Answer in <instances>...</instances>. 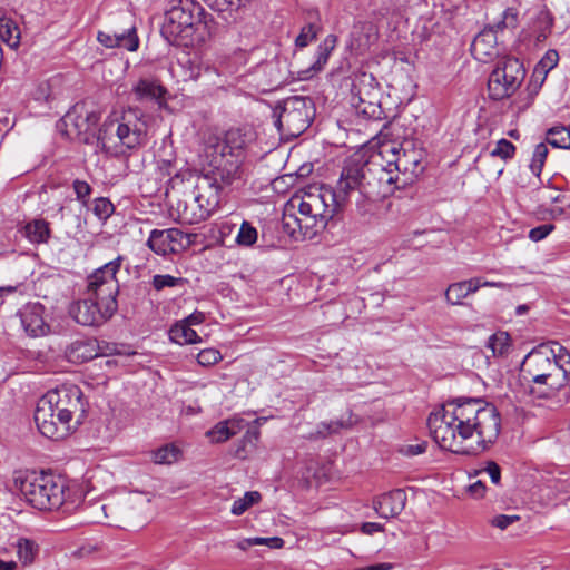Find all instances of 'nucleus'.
<instances>
[{"label": "nucleus", "mask_w": 570, "mask_h": 570, "mask_svg": "<svg viewBox=\"0 0 570 570\" xmlns=\"http://www.w3.org/2000/svg\"><path fill=\"white\" fill-rule=\"evenodd\" d=\"M520 373L530 382L529 394L537 399L553 397L570 381L569 370H561L547 344H540L524 356Z\"/></svg>", "instance_id": "obj_4"}, {"label": "nucleus", "mask_w": 570, "mask_h": 570, "mask_svg": "<svg viewBox=\"0 0 570 570\" xmlns=\"http://www.w3.org/2000/svg\"><path fill=\"white\" fill-rule=\"evenodd\" d=\"M483 286L485 287H497L503 289H511L512 285L504 282H492V281H483Z\"/></svg>", "instance_id": "obj_63"}, {"label": "nucleus", "mask_w": 570, "mask_h": 570, "mask_svg": "<svg viewBox=\"0 0 570 570\" xmlns=\"http://www.w3.org/2000/svg\"><path fill=\"white\" fill-rule=\"evenodd\" d=\"M249 139L245 132L238 128L227 130L222 139L216 138V144L212 145L215 154H227L228 157L240 158L244 161V153Z\"/></svg>", "instance_id": "obj_19"}, {"label": "nucleus", "mask_w": 570, "mask_h": 570, "mask_svg": "<svg viewBox=\"0 0 570 570\" xmlns=\"http://www.w3.org/2000/svg\"><path fill=\"white\" fill-rule=\"evenodd\" d=\"M212 37L216 30L214 17L194 0H179L165 12L160 33L175 46H187L200 27Z\"/></svg>", "instance_id": "obj_5"}, {"label": "nucleus", "mask_w": 570, "mask_h": 570, "mask_svg": "<svg viewBox=\"0 0 570 570\" xmlns=\"http://www.w3.org/2000/svg\"><path fill=\"white\" fill-rule=\"evenodd\" d=\"M520 519L519 515H505L500 514L492 519L491 524L495 528H499L501 530L507 529L512 523L517 522Z\"/></svg>", "instance_id": "obj_55"}, {"label": "nucleus", "mask_w": 570, "mask_h": 570, "mask_svg": "<svg viewBox=\"0 0 570 570\" xmlns=\"http://www.w3.org/2000/svg\"><path fill=\"white\" fill-rule=\"evenodd\" d=\"M191 244L190 235L178 228L154 229L147 240L148 247L157 255L176 254Z\"/></svg>", "instance_id": "obj_16"}, {"label": "nucleus", "mask_w": 570, "mask_h": 570, "mask_svg": "<svg viewBox=\"0 0 570 570\" xmlns=\"http://www.w3.org/2000/svg\"><path fill=\"white\" fill-rule=\"evenodd\" d=\"M124 261L125 257L118 255L116 258L96 268L87 277V295H92L98 299H105V297L117 299L120 288L117 274Z\"/></svg>", "instance_id": "obj_14"}, {"label": "nucleus", "mask_w": 570, "mask_h": 570, "mask_svg": "<svg viewBox=\"0 0 570 570\" xmlns=\"http://www.w3.org/2000/svg\"><path fill=\"white\" fill-rule=\"evenodd\" d=\"M377 27L373 22H357L351 32L350 47L357 53H364L377 40Z\"/></svg>", "instance_id": "obj_23"}, {"label": "nucleus", "mask_w": 570, "mask_h": 570, "mask_svg": "<svg viewBox=\"0 0 570 570\" xmlns=\"http://www.w3.org/2000/svg\"><path fill=\"white\" fill-rule=\"evenodd\" d=\"M321 26L316 22H308L302 29L299 35L296 37L295 45L299 48L306 47L309 42L316 39Z\"/></svg>", "instance_id": "obj_43"}, {"label": "nucleus", "mask_w": 570, "mask_h": 570, "mask_svg": "<svg viewBox=\"0 0 570 570\" xmlns=\"http://www.w3.org/2000/svg\"><path fill=\"white\" fill-rule=\"evenodd\" d=\"M242 429V421L225 420L218 422L213 429L207 431L206 435L214 443H222L237 434Z\"/></svg>", "instance_id": "obj_27"}, {"label": "nucleus", "mask_w": 570, "mask_h": 570, "mask_svg": "<svg viewBox=\"0 0 570 570\" xmlns=\"http://www.w3.org/2000/svg\"><path fill=\"white\" fill-rule=\"evenodd\" d=\"M426 442H422L415 445H407L406 449L404 450V453L406 455H417L424 453L426 451Z\"/></svg>", "instance_id": "obj_62"}, {"label": "nucleus", "mask_w": 570, "mask_h": 570, "mask_svg": "<svg viewBox=\"0 0 570 570\" xmlns=\"http://www.w3.org/2000/svg\"><path fill=\"white\" fill-rule=\"evenodd\" d=\"M262 499V495L257 491H248L244 494L243 498H239L234 501L232 505V514L242 515L245 511H247L252 505L258 503Z\"/></svg>", "instance_id": "obj_37"}, {"label": "nucleus", "mask_w": 570, "mask_h": 570, "mask_svg": "<svg viewBox=\"0 0 570 570\" xmlns=\"http://www.w3.org/2000/svg\"><path fill=\"white\" fill-rule=\"evenodd\" d=\"M120 22H126L127 27L119 28L111 26L97 33V40L106 48H121L128 51H137L139 48V37L131 16L122 13L118 17Z\"/></svg>", "instance_id": "obj_15"}, {"label": "nucleus", "mask_w": 570, "mask_h": 570, "mask_svg": "<svg viewBox=\"0 0 570 570\" xmlns=\"http://www.w3.org/2000/svg\"><path fill=\"white\" fill-rule=\"evenodd\" d=\"M547 345L550 346V350H553L554 361L558 363L561 370H569L570 376V353L568 350L557 342H552Z\"/></svg>", "instance_id": "obj_49"}, {"label": "nucleus", "mask_w": 570, "mask_h": 570, "mask_svg": "<svg viewBox=\"0 0 570 570\" xmlns=\"http://www.w3.org/2000/svg\"><path fill=\"white\" fill-rule=\"evenodd\" d=\"M358 169L350 159L345 161L336 187H320L305 191L299 198L298 216L295 222L304 238L313 239L322 233L334 215L342 210L350 200V189L356 184Z\"/></svg>", "instance_id": "obj_3"}, {"label": "nucleus", "mask_w": 570, "mask_h": 570, "mask_svg": "<svg viewBox=\"0 0 570 570\" xmlns=\"http://www.w3.org/2000/svg\"><path fill=\"white\" fill-rule=\"evenodd\" d=\"M381 91L372 73L363 72L352 85V105L366 119L381 120L385 112L381 107Z\"/></svg>", "instance_id": "obj_12"}, {"label": "nucleus", "mask_w": 570, "mask_h": 570, "mask_svg": "<svg viewBox=\"0 0 570 570\" xmlns=\"http://www.w3.org/2000/svg\"><path fill=\"white\" fill-rule=\"evenodd\" d=\"M147 130L145 114L138 108H129L122 112L120 121L104 122L98 132V140L104 147H110V136L115 132L122 146L136 149L147 142Z\"/></svg>", "instance_id": "obj_8"}, {"label": "nucleus", "mask_w": 570, "mask_h": 570, "mask_svg": "<svg viewBox=\"0 0 570 570\" xmlns=\"http://www.w3.org/2000/svg\"><path fill=\"white\" fill-rule=\"evenodd\" d=\"M485 346L493 357H507L512 350V338L508 332L498 331L490 335Z\"/></svg>", "instance_id": "obj_28"}, {"label": "nucleus", "mask_w": 570, "mask_h": 570, "mask_svg": "<svg viewBox=\"0 0 570 570\" xmlns=\"http://www.w3.org/2000/svg\"><path fill=\"white\" fill-rule=\"evenodd\" d=\"M554 18L552 13L547 9L542 8L537 13L533 21V33L538 42H543L551 33Z\"/></svg>", "instance_id": "obj_30"}, {"label": "nucleus", "mask_w": 570, "mask_h": 570, "mask_svg": "<svg viewBox=\"0 0 570 570\" xmlns=\"http://www.w3.org/2000/svg\"><path fill=\"white\" fill-rule=\"evenodd\" d=\"M363 183H365V179H363V177H361V175H357L356 184L352 185V187L350 189V197L353 194L357 193L356 208H357V213L361 216H365V215L372 213L373 203L382 199V198H368L367 195L364 193Z\"/></svg>", "instance_id": "obj_32"}, {"label": "nucleus", "mask_w": 570, "mask_h": 570, "mask_svg": "<svg viewBox=\"0 0 570 570\" xmlns=\"http://www.w3.org/2000/svg\"><path fill=\"white\" fill-rule=\"evenodd\" d=\"M515 151V146L508 139L502 138L497 141L495 147L490 153V156L508 161L514 157Z\"/></svg>", "instance_id": "obj_42"}, {"label": "nucleus", "mask_w": 570, "mask_h": 570, "mask_svg": "<svg viewBox=\"0 0 570 570\" xmlns=\"http://www.w3.org/2000/svg\"><path fill=\"white\" fill-rule=\"evenodd\" d=\"M469 492L474 498H482L485 492V485L482 481L478 480L469 487Z\"/></svg>", "instance_id": "obj_60"}, {"label": "nucleus", "mask_w": 570, "mask_h": 570, "mask_svg": "<svg viewBox=\"0 0 570 570\" xmlns=\"http://www.w3.org/2000/svg\"><path fill=\"white\" fill-rule=\"evenodd\" d=\"M169 338L179 345L195 344L200 342V337L187 323L177 322L169 330Z\"/></svg>", "instance_id": "obj_31"}, {"label": "nucleus", "mask_w": 570, "mask_h": 570, "mask_svg": "<svg viewBox=\"0 0 570 570\" xmlns=\"http://www.w3.org/2000/svg\"><path fill=\"white\" fill-rule=\"evenodd\" d=\"M45 307L40 303L27 304L20 312V321L26 333L31 337L43 336L50 326L43 318Z\"/></svg>", "instance_id": "obj_20"}, {"label": "nucleus", "mask_w": 570, "mask_h": 570, "mask_svg": "<svg viewBox=\"0 0 570 570\" xmlns=\"http://www.w3.org/2000/svg\"><path fill=\"white\" fill-rule=\"evenodd\" d=\"M0 39L11 48L20 43V29L17 22L8 17L0 18Z\"/></svg>", "instance_id": "obj_34"}, {"label": "nucleus", "mask_w": 570, "mask_h": 570, "mask_svg": "<svg viewBox=\"0 0 570 570\" xmlns=\"http://www.w3.org/2000/svg\"><path fill=\"white\" fill-rule=\"evenodd\" d=\"M440 14L441 19H443L448 23H452L454 18L458 16L461 6L454 3L451 0H440Z\"/></svg>", "instance_id": "obj_50"}, {"label": "nucleus", "mask_w": 570, "mask_h": 570, "mask_svg": "<svg viewBox=\"0 0 570 570\" xmlns=\"http://www.w3.org/2000/svg\"><path fill=\"white\" fill-rule=\"evenodd\" d=\"M337 43V37L335 35H328L318 45L315 53V61L303 71V79L312 78L317 72L322 71L328 61V58Z\"/></svg>", "instance_id": "obj_24"}, {"label": "nucleus", "mask_w": 570, "mask_h": 570, "mask_svg": "<svg viewBox=\"0 0 570 570\" xmlns=\"http://www.w3.org/2000/svg\"><path fill=\"white\" fill-rule=\"evenodd\" d=\"M17 553L19 560L23 564H29L35 560L38 553V546L32 540L24 538L19 539L17 543Z\"/></svg>", "instance_id": "obj_39"}, {"label": "nucleus", "mask_w": 570, "mask_h": 570, "mask_svg": "<svg viewBox=\"0 0 570 570\" xmlns=\"http://www.w3.org/2000/svg\"><path fill=\"white\" fill-rule=\"evenodd\" d=\"M485 470H487L489 476L491 478V481L494 484H498L500 482V478H501L500 466L495 462L490 461V462H488Z\"/></svg>", "instance_id": "obj_58"}, {"label": "nucleus", "mask_w": 570, "mask_h": 570, "mask_svg": "<svg viewBox=\"0 0 570 570\" xmlns=\"http://www.w3.org/2000/svg\"><path fill=\"white\" fill-rule=\"evenodd\" d=\"M185 282L181 277H175L169 274H157L153 277L151 285L157 291L160 292L165 287H175L181 285Z\"/></svg>", "instance_id": "obj_48"}, {"label": "nucleus", "mask_w": 570, "mask_h": 570, "mask_svg": "<svg viewBox=\"0 0 570 570\" xmlns=\"http://www.w3.org/2000/svg\"><path fill=\"white\" fill-rule=\"evenodd\" d=\"M462 282L465 285V289H466L468 295L474 294L481 287H484L483 286V282H482V279L480 277H473V278H470V279H466V281H462Z\"/></svg>", "instance_id": "obj_57"}, {"label": "nucleus", "mask_w": 570, "mask_h": 570, "mask_svg": "<svg viewBox=\"0 0 570 570\" xmlns=\"http://www.w3.org/2000/svg\"><path fill=\"white\" fill-rule=\"evenodd\" d=\"M167 92L166 88L158 80L140 79L132 88L136 100H159Z\"/></svg>", "instance_id": "obj_26"}, {"label": "nucleus", "mask_w": 570, "mask_h": 570, "mask_svg": "<svg viewBox=\"0 0 570 570\" xmlns=\"http://www.w3.org/2000/svg\"><path fill=\"white\" fill-rule=\"evenodd\" d=\"M519 24V13L513 8H508L503 11L502 18L498 21L492 30L494 32L503 31L504 29H515Z\"/></svg>", "instance_id": "obj_45"}, {"label": "nucleus", "mask_w": 570, "mask_h": 570, "mask_svg": "<svg viewBox=\"0 0 570 570\" xmlns=\"http://www.w3.org/2000/svg\"><path fill=\"white\" fill-rule=\"evenodd\" d=\"M52 406L57 410V417L61 429L71 426L72 417L77 416L76 423L85 416L83 394L77 385H62L56 390L48 391L40 397V415L42 424L50 430L52 425L45 424L52 414Z\"/></svg>", "instance_id": "obj_7"}, {"label": "nucleus", "mask_w": 570, "mask_h": 570, "mask_svg": "<svg viewBox=\"0 0 570 570\" xmlns=\"http://www.w3.org/2000/svg\"><path fill=\"white\" fill-rule=\"evenodd\" d=\"M205 321V314L203 312L195 311L189 316L184 318L181 322L187 323L189 326L202 324Z\"/></svg>", "instance_id": "obj_61"}, {"label": "nucleus", "mask_w": 570, "mask_h": 570, "mask_svg": "<svg viewBox=\"0 0 570 570\" xmlns=\"http://www.w3.org/2000/svg\"><path fill=\"white\" fill-rule=\"evenodd\" d=\"M548 144L556 148L570 149V130L564 126H556L547 131Z\"/></svg>", "instance_id": "obj_35"}, {"label": "nucleus", "mask_w": 570, "mask_h": 570, "mask_svg": "<svg viewBox=\"0 0 570 570\" xmlns=\"http://www.w3.org/2000/svg\"><path fill=\"white\" fill-rule=\"evenodd\" d=\"M445 301L450 305H461L463 299L468 297L465 285L463 282L452 283L448 286L445 293Z\"/></svg>", "instance_id": "obj_41"}, {"label": "nucleus", "mask_w": 570, "mask_h": 570, "mask_svg": "<svg viewBox=\"0 0 570 570\" xmlns=\"http://www.w3.org/2000/svg\"><path fill=\"white\" fill-rule=\"evenodd\" d=\"M51 410H52V414L49 415L47 422L45 423V424L52 425V429L50 431L49 428H47L42 424L41 416H39L40 412H41L40 400H39L37 403V406H36V411H35L36 425H37L39 432L43 436H46L48 439H55V440L62 439L71 431L72 426H66V430L61 429V424H59V422H58L56 407L52 406Z\"/></svg>", "instance_id": "obj_25"}, {"label": "nucleus", "mask_w": 570, "mask_h": 570, "mask_svg": "<svg viewBox=\"0 0 570 570\" xmlns=\"http://www.w3.org/2000/svg\"><path fill=\"white\" fill-rule=\"evenodd\" d=\"M406 502V492L403 489H394L377 497L373 501V507L380 517L389 519L401 514Z\"/></svg>", "instance_id": "obj_21"}, {"label": "nucleus", "mask_w": 570, "mask_h": 570, "mask_svg": "<svg viewBox=\"0 0 570 570\" xmlns=\"http://www.w3.org/2000/svg\"><path fill=\"white\" fill-rule=\"evenodd\" d=\"M352 426L350 420H333L330 422H321L316 425L315 431L307 435L308 440L325 439L332 434L338 433L341 430Z\"/></svg>", "instance_id": "obj_33"}, {"label": "nucleus", "mask_w": 570, "mask_h": 570, "mask_svg": "<svg viewBox=\"0 0 570 570\" xmlns=\"http://www.w3.org/2000/svg\"><path fill=\"white\" fill-rule=\"evenodd\" d=\"M224 196L225 189L203 174L197 177L193 202L178 203V210L183 219L189 224H197L207 219L219 208Z\"/></svg>", "instance_id": "obj_9"}, {"label": "nucleus", "mask_w": 570, "mask_h": 570, "mask_svg": "<svg viewBox=\"0 0 570 570\" xmlns=\"http://www.w3.org/2000/svg\"><path fill=\"white\" fill-rule=\"evenodd\" d=\"M392 564L391 563H376L367 566V570H391Z\"/></svg>", "instance_id": "obj_64"}, {"label": "nucleus", "mask_w": 570, "mask_h": 570, "mask_svg": "<svg viewBox=\"0 0 570 570\" xmlns=\"http://www.w3.org/2000/svg\"><path fill=\"white\" fill-rule=\"evenodd\" d=\"M410 2L412 9L419 17L423 18L429 16V0H410Z\"/></svg>", "instance_id": "obj_56"}, {"label": "nucleus", "mask_w": 570, "mask_h": 570, "mask_svg": "<svg viewBox=\"0 0 570 570\" xmlns=\"http://www.w3.org/2000/svg\"><path fill=\"white\" fill-rule=\"evenodd\" d=\"M65 358L73 364H82L100 355L99 344L96 338H77L65 348Z\"/></svg>", "instance_id": "obj_22"}, {"label": "nucleus", "mask_w": 570, "mask_h": 570, "mask_svg": "<svg viewBox=\"0 0 570 570\" xmlns=\"http://www.w3.org/2000/svg\"><path fill=\"white\" fill-rule=\"evenodd\" d=\"M525 78L523 62L515 57L504 58L488 79L489 97L492 100H502L511 97Z\"/></svg>", "instance_id": "obj_11"}, {"label": "nucleus", "mask_w": 570, "mask_h": 570, "mask_svg": "<svg viewBox=\"0 0 570 570\" xmlns=\"http://www.w3.org/2000/svg\"><path fill=\"white\" fill-rule=\"evenodd\" d=\"M386 157V165H370L361 159H350L353 167L361 175L364 193L368 198H385L394 189L405 188L413 184L422 173V154L415 148L399 147L394 144H385L380 151Z\"/></svg>", "instance_id": "obj_2"}, {"label": "nucleus", "mask_w": 570, "mask_h": 570, "mask_svg": "<svg viewBox=\"0 0 570 570\" xmlns=\"http://www.w3.org/2000/svg\"><path fill=\"white\" fill-rule=\"evenodd\" d=\"M222 360V354L215 348H205L197 355V362L202 366H210L217 364Z\"/></svg>", "instance_id": "obj_52"}, {"label": "nucleus", "mask_w": 570, "mask_h": 570, "mask_svg": "<svg viewBox=\"0 0 570 570\" xmlns=\"http://www.w3.org/2000/svg\"><path fill=\"white\" fill-rule=\"evenodd\" d=\"M559 61V53L554 49H549L535 66V77L540 76V81L544 82L550 70H552Z\"/></svg>", "instance_id": "obj_36"}, {"label": "nucleus", "mask_w": 570, "mask_h": 570, "mask_svg": "<svg viewBox=\"0 0 570 570\" xmlns=\"http://www.w3.org/2000/svg\"><path fill=\"white\" fill-rule=\"evenodd\" d=\"M72 188L76 194V198L83 206H88L89 197L92 193L91 186L86 180L75 179L72 181Z\"/></svg>", "instance_id": "obj_51"}, {"label": "nucleus", "mask_w": 570, "mask_h": 570, "mask_svg": "<svg viewBox=\"0 0 570 570\" xmlns=\"http://www.w3.org/2000/svg\"><path fill=\"white\" fill-rule=\"evenodd\" d=\"M258 71H262L269 76V79L265 82V86L268 89H274L284 82V78L281 75L277 62H265L258 67Z\"/></svg>", "instance_id": "obj_40"}, {"label": "nucleus", "mask_w": 570, "mask_h": 570, "mask_svg": "<svg viewBox=\"0 0 570 570\" xmlns=\"http://www.w3.org/2000/svg\"><path fill=\"white\" fill-rule=\"evenodd\" d=\"M115 212L114 204L106 197H98L94 200L92 213L100 220H107Z\"/></svg>", "instance_id": "obj_47"}, {"label": "nucleus", "mask_w": 570, "mask_h": 570, "mask_svg": "<svg viewBox=\"0 0 570 570\" xmlns=\"http://www.w3.org/2000/svg\"><path fill=\"white\" fill-rule=\"evenodd\" d=\"M361 531L364 534L372 535L373 533L384 531V527L382 524H380V523H376V522H365V523L362 524Z\"/></svg>", "instance_id": "obj_59"}, {"label": "nucleus", "mask_w": 570, "mask_h": 570, "mask_svg": "<svg viewBox=\"0 0 570 570\" xmlns=\"http://www.w3.org/2000/svg\"><path fill=\"white\" fill-rule=\"evenodd\" d=\"M11 490L33 508L52 511L65 503L68 485L63 479L51 473L18 471L14 472Z\"/></svg>", "instance_id": "obj_6"}, {"label": "nucleus", "mask_w": 570, "mask_h": 570, "mask_svg": "<svg viewBox=\"0 0 570 570\" xmlns=\"http://www.w3.org/2000/svg\"><path fill=\"white\" fill-rule=\"evenodd\" d=\"M548 153L549 149L544 142L538 144L534 148L533 156L530 163V170L537 177H539L541 174Z\"/></svg>", "instance_id": "obj_44"}, {"label": "nucleus", "mask_w": 570, "mask_h": 570, "mask_svg": "<svg viewBox=\"0 0 570 570\" xmlns=\"http://www.w3.org/2000/svg\"><path fill=\"white\" fill-rule=\"evenodd\" d=\"M275 125L283 136L296 138L312 124L315 116L314 102L309 97L291 96L276 108Z\"/></svg>", "instance_id": "obj_10"}, {"label": "nucleus", "mask_w": 570, "mask_h": 570, "mask_svg": "<svg viewBox=\"0 0 570 570\" xmlns=\"http://www.w3.org/2000/svg\"><path fill=\"white\" fill-rule=\"evenodd\" d=\"M98 121V116L95 112L88 114L85 118L79 117L75 122V127L78 132H86L91 126H95Z\"/></svg>", "instance_id": "obj_53"}, {"label": "nucleus", "mask_w": 570, "mask_h": 570, "mask_svg": "<svg viewBox=\"0 0 570 570\" xmlns=\"http://www.w3.org/2000/svg\"><path fill=\"white\" fill-rule=\"evenodd\" d=\"M228 24H237L247 14L253 0H203Z\"/></svg>", "instance_id": "obj_18"}, {"label": "nucleus", "mask_w": 570, "mask_h": 570, "mask_svg": "<svg viewBox=\"0 0 570 570\" xmlns=\"http://www.w3.org/2000/svg\"><path fill=\"white\" fill-rule=\"evenodd\" d=\"M257 229L247 220H244L236 235V244L242 247H249L257 240Z\"/></svg>", "instance_id": "obj_38"}, {"label": "nucleus", "mask_w": 570, "mask_h": 570, "mask_svg": "<svg viewBox=\"0 0 570 570\" xmlns=\"http://www.w3.org/2000/svg\"><path fill=\"white\" fill-rule=\"evenodd\" d=\"M118 309V302L111 297L98 299L92 295L72 305L70 314L83 326H99L110 320Z\"/></svg>", "instance_id": "obj_13"}, {"label": "nucleus", "mask_w": 570, "mask_h": 570, "mask_svg": "<svg viewBox=\"0 0 570 570\" xmlns=\"http://www.w3.org/2000/svg\"><path fill=\"white\" fill-rule=\"evenodd\" d=\"M243 173V161L240 158L228 157L227 154H217L210 161V169L204 175L210 177V180L226 189L235 181L240 180Z\"/></svg>", "instance_id": "obj_17"}, {"label": "nucleus", "mask_w": 570, "mask_h": 570, "mask_svg": "<svg viewBox=\"0 0 570 570\" xmlns=\"http://www.w3.org/2000/svg\"><path fill=\"white\" fill-rule=\"evenodd\" d=\"M23 232L24 236L32 244L48 243L51 234L49 224L45 219H33L32 222H29L26 224Z\"/></svg>", "instance_id": "obj_29"}, {"label": "nucleus", "mask_w": 570, "mask_h": 570, "mask_svg": "<svg viewBox=\"0 0 570 570\" xmlns=\"http://www.w3.org/2000/svg\"><path fill=\"white\" fill-rule=\"evenodd\" d=\"M179 450L175 445H165L153 453V460L157 464H171L178 458Z\"/></svg>", "instance_id": "obj_46"}, {"label": "nucleus", "mask_w": 570, "mask_h": 570, "mask_svg": "<svg viewBox=\"0 0 570 570\" xmlns=\"http://www.w3.org/2000/svg\"><path fill=\"white\" fill-rule=\"evenodd\" d=\"M428 426L441 449L472 455L498 440L501 415L493 404L482 399L458 397L448 401L440 412L431 413Z\"/></svg>", "instance_id": "obj_1"}, {"label": "nucleus", "mask_w": 570, "mask_h": 570, "mask_svg": "<svg viewBox=\"0 0 570 570\" xmlns=\"http://www.w3.org/2000/svg\"><path fill=\"white\" fill-rule=\"evenodd\" d=\"M553 229L554 225L552 224L540 225L529 232V238L533 242H540L544 239Z\"/></svg>", "instance_id": "obj_54"}]
</instances>
